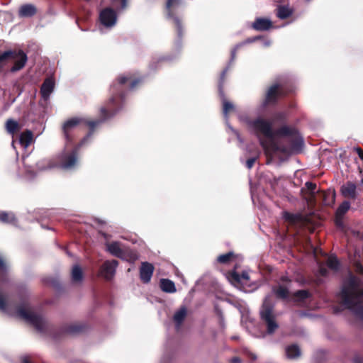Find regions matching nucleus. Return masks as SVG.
I'll return each instance as SVG.
<instances>
[{"label":"nucleus","mask_w":363,"mask_h":363,"mask_svg":"<svg viewBox=\"0 0 363 363\" xmlns=\"http://www.w3.org/2000/svg\"><path fill=\"white\" fill-rule=\"evenodd\" d=\"M228 71V67H225L221 72L219 80H218V94L223 101V111L224 115L227 116L234 108L233 105L228 101L225 99L224 93V84L226 79V75Z\"/></svg>","instance_id":"8"},{"label":"nucleus","mask_w":363,"mask_h":363,"mask_svg":"<svg viewBox=\"0 0 363 363\" xmlns=\"http://www.w3.org/2000/svg\"><path fill=\"white\" fill-rule=\"evenodd\" d=\"M317 188L316 184L311 182H306L305 183V187L301 189V194L303 196H305L306 193L309 194V199L311 201H315V189Z\"/></svg>","instance_id":"24"},{"label":"nucleus","mask_w":363,"mask_h":363,"mask_svg":"<svg viewBox=\"0 0 363 363\" xmlns=\"http://www.w3.org/2000/svg\"><path fill=\"white\" fill-rule=\"evenodd\" d=\"M291 15V11L286 6H280L278 9L277 17L280 19H286Z\"/></svg>","instance_id":"38"},{"label":"nucleus","mask_w":363,"mask_h":363,"mask_svg":"<svg viewBox=\"0 0 363 363\" xmlns=\"http://www.w3.org/2000/svg\"><path fill=\"white\" fill-rule=\"evenodd\" d=\"M354 267L356 273L363 275V265L359 261L354 262Z\"/></svg>","instance_id":"43"},{"label":"nucleus","mask_w":363,"mask_h":363,"mask_svg":"<svg viewBox=\"0 0 363 363\" xmlns=\"http://www.w3.org/2000/svg\"><path fill=\"white\" fill-rule=\"evenodd\" d=\"M16 312L20 318L33 325L38 332L47 335L55 340H60L68 333V326L54 327L43 315L29 311L22 306L17 308Z\"/></svg>","instance_id":"3"},{"label":"nucleus","mask_w":363,"mask_h":363,"mask_svg":"<svg viewBox=\"0 0 363 363\" xmlns=\"http://www.w3.org/2000/svg\"><path fill=\"white\" fill-rule=\"evenodd\" d=\"M179 0H167L166 7L167 9V16L169 19H172L179 38H182L183 36V27L181 20L177 16L172 10V7L174 4H177Z\"/></svg>","instance_id":"10"},{"label":"nucleus","mask_w":363,"mask_h":363,"mask_svg":"<svg viewBox=\"0 0 363 363\" xmlns=\"http://www.w3.org/2000/svg\"><path fill=\"white\" fill-rule=\"evenodd\" d=\"M5 128L9 134L13 136L21 130V125L16 121L9 118L6 122Z\"/></svg>","instance_id":"21"},{"label":"nucleus","mask_w":363,"mask_h":363,"mask_svg":"<svg viewBox=\"0 0 363 363\" xmlns=\"http://www.w3.org/2000/svg\"><path fill=\"white\" fill-rule=\"evenodd\" d=\"M118 265V262L116 259L105 261L100 267V275L107 281L111 280L115 275Z\"/></svg>","instance_id":"12"},{"label":"nucleus","mask_w":363,"mask_h":363,"mask_svg":"<svg viewBox=\"0 0 363 363\" xmlns=\"http://www.w3.org/2000/svg\"><path fill=\"white\" fill-rule=\"evenodd\" d=\"M350 208V202L349 201H344L338 206L335 211L336 217H344L347 212Z\"/></svg>","instance_id":"37"},{"label":"nucleus","mask_w":363,"mask_h":363,"mask_svg":"<svg viewBox=\"0 0 363 363\" xmlns=\"http://www.w3.org/2000/svg\"><path fill=\"white\" fill-rule=\"evenodd\" d=\"M341 194L343 197L355 200L357 197V186L352 182H347L346 184L341 186Z\"/></svg>","instance_id":"16"},{"label":"nucleus","mask_w":363,"mask_h":363,"mask_svg":"<svg viewBox=\"0 0 363 363\" xmlns=\"http://www.w3.org/2000/svg\"><path fill=\"white\" fill-rule=\"evenodd\" d=\"M33 138V134L32 131L26 130L20 135L19 141L22 145L28 147L32 143Z\"/></svg>","instance_id":"32"},{"label":"nucleus","mask_w":363,"mask_h":363,"mask_svg":"<svg viewBox=\"0 0 363 363\" xmlns=\"http://www.w3.org/2000/svg\"><path fill=\"white\" fill-rule=\"evenodd\" d=\"M256 160H257V157H250V158L247 159L246 161V167L248 169H251L253 167Z\"/></svg>","instance_id":"45"},{"label":"nucleus","mask_w":363,"mask_h":363,"mask_svg":"<svg viewBox=\"0 0 363 363\" xmlns=\"http://www.w3.org/2000/svg\"><path fill=\"white\" fill-rule=\"evenodd\" d=\"M141 82V78H135L132 74L118 76L111 86L110 91L111 96L105 106L101 107L100 109L101 119L92 121L80 117L69 118V128L77 125L89 128L88 133L69 151V170L77 164L80 150L93 135L95 128L106 119L113 116L121 109L125 101L127 91L135 89Z\"/></svg>","instance_id":"1"},{"label":"nucleus","mask_w":363,"mask_h":363,"mask_svg":"<svg viewBox=\"0 0 363 363\" xmlns=\"http://www.w3.org/2000/svg\"><path fill=\"white\" fill-rule=\"evenodd\" d=\"M246 354L247 355V357H249L252 361H255V360H256V359H257V356H256L255 354H253V353H252L251 352H250V351H247V352H246Z\"/></svg>","instance_id":"50"},{"label":"nucleus","mask_w":363,"mask_h":363,"mask_svg":"<svg viewBox=\"0 0 363 363\" xmlns=\"http://www.w3.org/2000/svg\"><path fill=\"white\" fill-rule=\"evenodd\" d=\"M270 147H271V148H272V150H274V151H277V150H279V147H278V145H277L276 143H272L270 144Z\"/></svg>","instance_id":"52"},{"label":"nucleus","mask_w":363,"mask_h":363,"mask_svg":"<svg viewBox=\"0 0 363 363\" xmlns=\"http://www.w3.org/2000/svg\"><path fill=\"white\" fill-rule=\"evenodd\" d=\"M44 283L47 285H50L55 289H60V282L58 279L52 277H48L44 279L43 280Z\"/></svg>","instance_id":"40"},{"label":"nucleus","mask_w":363,"mask_h":363,"mask_svg":"<svg viewBox=\"0 0 363 363\" xmlns=\"http://www.w3.org/2000/svg\"><path fill=\"white\" fill-rule=\"evenodd\" d=\"M262 37L261 35H257V36H255V37H252V38H248L244 42L236 45L235 48L231 52L232 60H233L235 57V54H236L237 50L239 49L242 45H245V44H249V43H255L257 40L262 39Z\"/></svg>","instance_id":"36"},{"label":"nucleus","mask_w":363,"mask_h":363,"mask_svg":"<svg viewBox=\"0 0 363 363\" xmlns=\"http://www.w3.org/2000/svg\"><path fill=\"white\" fill-rule=\"evenodd\" d=\"M340 297L342 303L363 321V288L360 279L350 273L343 281Z\"/></svg>","instance_id":"2"},{"label":"nucleus","mask_w":363,"mask_h":363,"mask_svg":"<svg viewBox=\"0 0 363 363\" xmlns=\"http://www.w3.org/2000/svg\"><path fill=\"white\" fill-rule=\"evenodd\" d=\"M288 94L289 91L281 84L274 83L267 87L262 102V106L263 108L274 106L279 103L280 99L286 97Z\"/></svg>","instance_id":"6"},{"label":"nucleus","mask_w":363,"mask_h":363,"mask_svg":"<svg viewBox=\"0 0 363 363\" xmlns=\"http://www.w3.org/2000/svg\"><path fill=\"white\" fill-rule=\"evenodd\" d=\"M12 55L10 56L9 59H12L14 60L13 66L11 68V71L12 72H16L22 69L27 61L28 57L27 55L21 50H11Z\"/></svg>","instance_id":"11"},{"label":"nucleus","mask_w":363,"mask_h":363,"mask_svg":"<svg viewBox=\"0 0 363 363\" xmlns=\"http://www.w3.org/2000/svg\"><path fill=\"white\" fill-rule=\"evenodd\" d=\"M273 118L277 121L284 122L286 121V114L284 112H277L274 114Z\"/></svg>","instance_id":"42"},{"label":"nucleus","mask_w":363,"mask_h":363,"mask_svg":"<svg viewBox=\"0 0 363 363\" xmlns=\"http://www.w3.org/2000/svg\"><path fill=\"white\" fill-rule=\"evenodd\" d=\"M160 286L162 291L166 293H174L177 291L174 283L168 279H162Z\"/></svg>","instance_id":"28"},{"label":"nucleus","mask_w":363,"mask_h":363,"mask_svg":"<svg viewBox=\"0 0 363 363\" xmlns=\"http://www.w3.org/2000/svg\"><path fill=\"white\" fill-rule=\"evenodd\" d=\"M238 257L233 252H228L225 254L220 255L216 258V262L220 264H228L235 261Z\"/></svg>","instance_id":"26"},{"label":"nucleus","mask_w":363,"mask_h":363,"mask_svg":"<svg viewBox=\"0 0 363 363\" xmlns=\"http://www.w3.org/2000/svg\"><path fill=\"white\" fill-rule=\"evenodd\" d=\"M230 363H241L242 362V359L240 357H233L230 360Z\"/></svg>","instance_id":"51"},{"label":"nucleus","mask_w":363,"mask_h":363,"mask_svg":"<svg viewBox=\"0 0 363 363\" xmlns=\"http://www.w3.org/2000/svg\"><path fill=\"white\" fill-rule=\"evenodd\" d=\"M21 363H32L30 360V357L29 356L25 355L21 357Z\"/></svg>","instance_id":"49"},{"label":"nucleus","mask_w":363,"mask_h":363,"mask_svg":"<svg viewBox=\"0 0 363 363\" xmlns=\"http://www.w3.org/2000/svg\"><path fill=\"white\" fill-rule=\"evenodd\" d=\"M252 28L257 31H267L272 29L273 26L272 21L267 18H256L251 26Z\"/></svg>","instance_id":"15"},{"label":"nucleus","mask_w":363,"mask_h":363,"mask_svg":"<svg viewBox=\"0 0 363 363\" xmlns=\"http://www.w3.org/2000/svg\"><path fill=\"white\" fill-rule=\"evenodd\" d=\"M323 197V203L326 206H333L335 202L336 192L334 189L320 191Z\"/></svg>","instance_id":"19"},{"label":"nucleus","mask_w":363,"mask_h":363,"mask_svg":"<svg viewBox=\"0 0 363 363\" xmlns=\"http://www.w3.org/2000/svg\"><path fill=\"white\" fill-rule=\"evenodd\" d=\"M238 265L234 267V269L228 272L226 274L228 280L235 286H240L243 284H246L250 279L249 274L247 272L243 271L242 274H239L236 272Z\"/></svg>","instance_id":"9"},{"label":"nucleus","mask_w":363,"mask_h":363,"mask_svg":"<svg viewBox=\"0 0 363 363\" xmlns=\"http://www.w3.org/2000/svg\"><path fill=\"white\" fill-rule=\"evenodd\" d=\"M106 250L113 256L123 259L124 257V251L121 247V243L117 241L106 242Z\"/></svg>","instance_id":"17"},{"label":"nucleus","mask_w":363,"mask_h":363,"mask_svg":"<svg viewBox=\"0 0 363 363\" xmlns=\"http://www.w3.org/2000/svg\"><path fill=\"white\" fill-rule=\"evenodd\" d=\"M2 276H3L2 277H0V284H6V283L9 282L8 266L6 264H5V272H4V275H2ZM6 307H7L6 299L4 297V296L1 294V292L0 291V309L1 311H5L6 309Z\"/></svg>","instance_id":"25"},{"label":"nucleus","mask_w":363,"mask_h":363,"mask_svg":"<svg viewBox=\"0 0 363 363\" xmlns=\"http://www.w3.org/2000/svg\"><path fill=\"white\" fill-rule=\"evenodd\" d=\"M55 86V82L52 79L47 78L40 87V94L45 101L49 99L50 94L52 92Z\"/></svg>","instance_id":"18"},{"label":"nucleus","mask_w":363,"mask_h":363,"mask_svg":"<svg viewBox=\"0 0 363 363\" xmlns=\"http://www.w3.org/2000/svg\"><path fill=\"white\" fill-rule=\"evenodd\" d=\"M0 221L4 223L16 225L17 219L11 212L0 211Z\"/></svg>","instance_id":"30"},{"label":"nucleus","mask_w":363,"mask_h":363,"mask_svg":"<svg viewBox=\"0 0 363 363\" xmlns=\"http://www.w3.org/2000/svg\"><path fill=\"white\" fill-rule=\"evenodd\" d=\"M362 183L363 184V179H362Z\"/></svg>","instance_id":"58"},{"label":"nucleus","mask_w":363,"mask_h":363,"mask_svg":"<svg viewBox=\"0 0 363 363\" xmlns=\"http://www.w3.org/2000/svg\"><path fill=\"white\" fill-rule=\"evenodd\" d=\"M37 13L36 7L30 4L22 5L18 11L21 17H32Z\"/></svg>","instance_id":"20"},{"label":"nucleus","mask_w":363,"mask_h":363,"mask_svg":"<svg viewBox=\"0 0 363 363\" xmlns=\"http://www.w3.org/2000/svg\"><path fill=\"white\" fill-rule=\"evenodd\" d=\"M6 263L5 262L4 259L0 257V277H3L4 272H5V264Z\"/></svg>","instance_id":"44"},{"label":"nucleus","mask_w":363,"mask_h":363,"mask_svg":"<svg viewBox=\"0 0 363 363\" xmlns=\"http://www.w3.org/2000/svg\"><path fill=\"white\" fill-rule=\"evenodd\" d=\"M250 126L257 135H262L267 138L273 139L275 137L272 123L263 118L258 117L250 122Z\"/></svg>","instance_id":"7"},{"label":"nucleus","mask_w":363,"mask_h":363,"mask_svg":"<svg viewBox=\"0 0 363 363\" xmlns=\"http://www.w3.org/2000/svg\"><path fill=\"white\" fill-rule=\"evenodd\" d=\"M260 143H261V145H262V146L265 150H267V143H266L264 141H262H262L260 142Z\"/></svg>","instance_id":"53"},{"label":"nucleus","mask_w":363,"mask_h":363,"mask_svg":"<svg viewBox=\"0 0 363 363\" xmlns=\"http://www.w3.org/2000/svg\"><path fill=\"white\" fill-rule=\"evenodd\" d=\"M281 280L282 281H286V282H288V281H290V280H289V279L287 277H282L281 278Z\"/></svg>","instance_id":"54"},{"label":"nucleus","mask_w":363,"mask_h":363,"mask_svg":"<svg viewBox=\"0 0 363 363\" xmlns=\"http://www.w3.org/2000/svg\"><path fill=\"white\" fill-rule=\"evenodd\" d=\"M275 136L279 137H293L297 134L296 128L283 125L274 131Z\"/></svg>","instance_id":"22"},{"label":"nucleus","mask_w":363,"mask_h":363,"mask_svg":"<svg viewBox=\"0 0 363 363\" xmlns=\"http://www.w3.org/2000/svg\"><path fill=\"white\" fill-rule=\"evenodd\" d=\"M286 353L289 358L293 359L301 355V350L297 345H291L286 348Z\"/></svg>","instance_id":"34"},{"label":"nucleus","mask_w":363,"mask_h":363,"mask_svg":"<svg viewBox=\"0 0 363 363\" xmlns=\"http://www.w3.org/2000/svg\"><path fill=\"white\" fill-rule=\"evenodd\" d=\"M301 143H302V140L301 139L296 138V140H295V143L296 144L299 145Z\"/></svg>","instance_id":"55"},{"label":"nucleus","mask_w":363,"mask_h":363,"mask_svg":"<svg viewBox=\"0 0 363 363\" xmlns=\"http://www.w3.org/2000/svg\"><path fill=\"white\" fill-rule=\"evenodd\" d=\"M327 267L333 271L337 272L340 268V262L335 256L331 255L326 260Z\"/></svg>","instance_id":"35"},{"label":"nucleus","mask_w":363,"mask_h":363,"mask_svg":"<svg viewBox=\"0 0 363 363\" xmlns=\"http://www.w3.org/2000/svg\"><path fill=\"white\" fill-rule=\"evenodd\" d=\"M343 218L344 217H336L335 216V223L337 227L342 228L344 226L343 221H342Z\"/></svg>","instance_id":"48"},{"label":"nucleus","mask_w":363,"mask_h":363,"mask_svg":"<svg viewBox=\"0 0 363 363\" xmlns=\"http://www.w3.org/2000/svg\"><path fill=\"white\" fill-rule=\"evenodd\" d=\"M187 314V311L185 307H182L179 311H177L173 317V320L175 323L176 327L179 329L184 322Z\"/></svg>","instance_id":"29"},{"label":"nucleus","mask_w":363,"mask_h":363,"mask_svg":"<svg viewBox=\"0 0 363 363\" xmlns=\"http://www.w3.org/2000/svg\"><path fill=\"white\" fill-rule=\"evenodd\" d=\"M318 272L322 277H326L328 274V269L322 264L319 266Z\"/></svg>","instance_id":"46"},{"label":"nucleus","mask_w":363,"mask_h":363,"mask_svg":"<svg viewBox=\"0 0 363 363\" xmlns=\"http://www.w3.org/2000/svg\"><path fill=\"white\" fill-rule=\"evenodd\" d=\"M99 20L103 26L107 28H111L116 23V13L111 8H105L100 12Z\"/></svg>","instance_id":"13"},{"label":"nucleus","mask_w":363,"mask_h":363,"mask_svg":"<svg viewBox=\"0 0 363 363\" xmlns=\"http://www.w3.org/2000/svg\"><path fill=\"white\" fill-rule=\"evenodd\" d=\"M154 266L147 262H143L140 269V278L143 283L147 284L150 281L154 272Z\"/></svg>","instance_id":"14"},{"label":"nucleus","mask_w":363,"mask_h":363,"mask_svg":"<svg viewBox=\"0 0 363 363\" xmlns=\"http://www.w3.org/2000/svg\"><path fill=\"white\" fill-rule=\"evenodd\" d=\"M12 55L11 50L5 51L2 53H0V67H3L6 62V61L9 59L10 56Z\"/></svg>","instance_id":"41"},{"label":"nucleus","mask_w":363,"mask_h":363,"mask_svg":"<svg viewBox=\"0 0 363 363\" xmlns=\"http://www.w3.org/2000/svg\"><path fill=\"white\" fill-rule=\"evenodd\" d=\"M88 326L85 323H69V335H79L86 332Z\"/></svg>","instance_id":"27"},{"label":"nucleus","mask_w":363,"mask_h":363,"mask_svg":"<svg viewBox=\"0 0 363 363\" xmlns=\"http://www.w3.org/2000/svg\"><path fill=\"white\" fill-rule=\"evenodd\" d=\"M273 292L274 293L276 297L279 299L285 300L289 296V290L287 287L282 285H279L277 287H274Z\"/></svg>","instance_id":"31"},{"label":"nucleus","mask_w":363,"mask_h":363,"mask_svg":"<svg viewBox=\"0 0 363 363\" xmlns=\"http://www.w3.org/2000/svg\"><path fill=\"white\" fill-rule=\"evenodd\" d=\"M261 320L266 324L269 334H272L279 328L275 320L274 305L270 296L264 298L259 311Z\"/></svg>","instance_id":"4"},{"label":"nucleus","mask_w":363,"mask_h":363,"mask_svg":"<svg viewBox=\"0 0 363 363\" xmlns=\"http://www.w3.org/2000/svg\"><path fill=\"white\" fill-rule=\"evenodd\" d=\"M293 298L295 301H303L311 297V294L308 290H298L293 293Z\"/></svg>","instance_id":"33"},{"label":"nucleus","mask_w":363,"mask_h":363,"mask_svg":"<svg viewBox=\"0 0 363 363\" xmlns=\"http://www.w3.org/2000/svg\"><path fill=\"white\" fill-rule=\"evenodd\" d=\"M62 130L66 140L63 150L46 161L48 169L68 168V120L64 121Z\"/></svg>","instance_id":"5"},{"label":"nucleus","mask_w":363,"mask_h":363,"mask_svg":"<svg viewBox=\"0 0 363 363\" xmlns=\"http://www.w3.org/2000/svg\"><path fill=\"white\" fill-rule=\"evenodd\" d=\"M84 279L83 272L80 267L74 266L71 274V284H80Z\"/></svg>","instance_id":"23"},{"label":"nucleus","mask_w":363,"mask_h":363,"mask_svg":"<svg viewBox=\"0 0 363 363\" xmlns=\"http://www.w3.org/2000/svg\"><path fill=\"white\" fill-rule=\"evenodd\" d=\"M355 363H362V362H360V361L356 360V361H355Z\"/></svg>","instance_id":"57"},{"label":"nucleus","mask_w":363,"mask_h":363,"mask_svg":"<svg viewBox=\"0 0 363 363\" xmlns=\"http://www.w3.org/2000/svg\"><path fill=\"white\" fill-rule=\"evenodd\" d=\"M167 60V58H165V57H162V58H160V61H164V60Z\"/></svg>","instance_id":"56"},{"label":"nucleus","mask_w":363,"mask_h":363,"mask_svg":"<svg viewBox=\"0 0 363 363\" xmlns=\"http://www.w3.org/2000/svg\"><path fill=\"white\" fill-rule=\"evenodd\" d=\"M353 151L355 152L358 155L359 157L363 161V150L360 147L357 146L353 148Z\"/></svg>","instance_id":"47"},{"label":"nucleus","mask_w":363,"mask_h":363,"mask_svg":"<svg viewBox=\"0 0 363 363\" xmlns=\"http://www.w3.org/2000/svg\"><path fill=\"white\" fill-rule=\"evenodd\" d=\"M285 219L290 222L292 224H295L296 223H298L301 220V217L300 215L298 214H293L290 213H286L285 214Z\"/></svg>","instance_id":"39"}]
</instances>
